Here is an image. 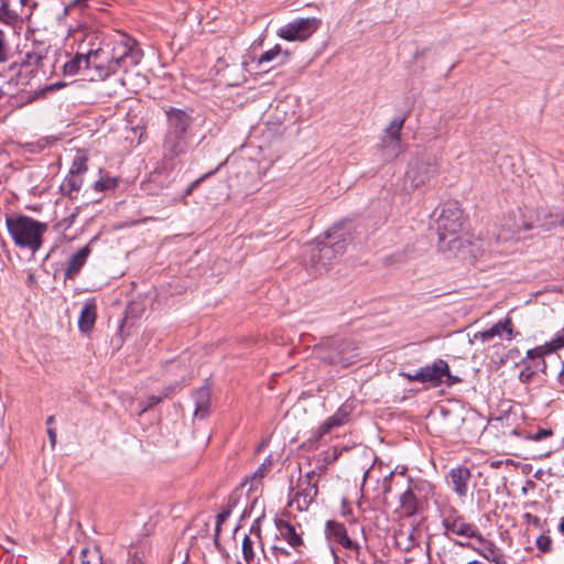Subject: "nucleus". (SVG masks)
Masks as SVG:
<instances>
[{"label": "nucleus", "instance_id": "obj_52", "mask_svg": "<svg viewBox=\"0 0 564 564\" xmlns=\"http://www.w3.org/2000/svg\"><path fill=\"white\" fill-rule=\"evenodd\" d=\"M29 2H30V0H20V3H21L22 6H28V4H29Z\"/></svg>", "mask_w": 564, "mask_h": 564}, {"label": "nucleus", "instance_id": "obj_18", "mask_svg": "<svg viewBox=\"0 0 564 564\" xmlns=\"http://www.w3.org/2000/svg\"><path fill=\"white\" fill-rule=\"evenodd\" d=\"M188 148V135L167 131L163 142L164 159L173 160L186 153Z\"/></svg>", "mask_w": 564, "mask_h": 564}, {"label": "nucleus", "instance_id": "obj_10", "mask_svg": "<svg viewBox=\"0 0 564 564\" xmlns=\"http://www.w3.org/2000/svg\"><path fill=\"white\" fill-rule=\"evenodd\" d=\"M533 227V221L521 209H518L505 218L500 236L505 240L512 239L523 231L531 230Z\"/></svg>", "mask_w": 564, "mask_h": 564}, {"label": "nucleus", "instance_id": "obj_21", "mask_svg": "<svg viewBox=\"0 0 564 564\" xmlns=\"http://www.w3.org/2000/svg\"><path fill=\"white\" fill-rule=\"evenodd\" d=\"M337 352L330 357H322L332 365H339L344 368L356 362L358 352L357 348L352 347L349 343H341L337 346Z\"/></svg>", "mask_w": 564, "mask_h": 564}, {"label": "nucleus", "instance_id": "obj_37", "mask_svg": "<svg viewBox=\"0 0 564 564\" xmlns=\"http://www.w3.org/2000/svg\"><path fill=\"white\" fill-rule=\"evenodd\" d=\"M281 53H282L281 46L279 44H276L274 47H272L271 50L265 51L264 53H262L260 55V57L258 58V65L262 66V65H264L267 63L272 62L278 56H280Z\"/></svg>", "mask_w": 564, "mask_h": 564}, {"label": "nucleus", "instance_id": "obj_53", "mask_svg": "<svg viewBox=\"0 0 564 564\" xmlns=\"http://www.w3.org/2000/svg\"><path fill=\"white\" fill-rule=\"evenodd\" d=\"M288 56H289V53H288V52H285V53H284V58L282 59V62H283L285 58H288Z\"/></svg>", "mask_w": 564, "mask_h": 564}, {"label": "nucleus", "instance_id": "obj_46", "mask_svg": "<svg viewBox=\"0 0 564 564\" xmlns=\"http://www.w3.org/2000/svg\"><path fill=\"white\" fill-rule=\"evenodd\" d=\"M200 181H202V178H198V180L194 181L193 183H191L189 186L185 191V196L191 195L193 193L194 188L199 184Z\"/></svg>", "mask_w": 564, "mask_h": 564}, {"label": "nucleus", "instance_id": "obj_40", "mask_svg": "<svg viewBox=\"0 0 564 564\" xmlns=\"http://www.w3.org/2000/svg\"><path fill=\"white\" fill-rule=\"evenodd\" d=\"M171 393H172V387H169V388L165 389L163 395H160V397L151 395V397H149L148 404L142 409V411H147L148 409L159 404L163 400V398H167Z\"/></svg>", "mask_w": 564, "mask_h": 564}, {"label": "nucleus", "instance_id": "obj_8", "mask_svg": "<svg viewBox=\"0 0 564 564\" xmlns=\"http://www.w3.org/2000/svg\"><path fill=\"white\" fill-rule=\"evenodd\" d=\"M442 524L446 533H452L459 536L473 538L478 536V528L465 520V518L455 509H452L447 514H444Z\"/></svg>", "mask_w": 564, "mask_h": 564}, {"label": "nucleus", "instance_id": "obj_5", "mask_svg": "<svg viewBox=\"0 0 564 564\" xmlns=\"http://www.w3.org/2000/svg\"><path fill=\"white\" fill-rule=\"evenodd\" d=\"M440 174V162L435 154L430 152L416 153L409 162L405 178L412 188L430 185Z\"/></svg>", "mask_w": 564, "mask_h": 564}, {"label": "nucleus", "instance_id": "obj_28", "mask_svg": "<svg viewBox=\"0 0 564 564\" xmlns=\"http://www.w3.org/2000/svg\"><path fill=\"white\" fill-rule=\"evenodd\" d=\"M380 149L384 160L392 161L403 152V143L401 139L381 138Z\"/></svg>", "mask_w": 564, "mask_h": 564}, {"label": "nucleus", "instance_id": "obj_30", "mask_svg": "<svg viewBox=\"0 0 564 564\" xmlns=\"http://www.w3.org/2000/svg\"><path fill=\"white\" fill-rule=\"evenodd\" d=\"M96 321V304L93 302L86 303L79 315L78 326L79 329L84 333L89 332L95 324Z\"/></svg>", "mask_w": 564, "mask_h": 564}, {"label": "nucleus", "instance_id": "obj_45", "mask_svg": "<svg viewBox=\"0 0 564 564\" xmlns=\"http://www.w3.org/2000/svg\"><path fill=\"white\" fill-rule=\"evenodd\" d=\"M272 550H273V553L275 554V556H279V555L288 556L290 554V552L282 546L273 545Z\"/></svg>", "mask_w": 564, "mask_h": 564}, {"label": "nucleus", "instance_id": "obj_22", "mask_svg": "<svg viewBox=\"0 0 564 564\" xmlns=\"http://www.w3.org/2000/svg\"><path fill=\"white\" fill-rule=\"evenodd\" d=\"M520 365L523 366L519 372V381L522 383H530L538 371H544L546 368L543 357L528 358V355L520 361Z\"/></svg>", "mask_w": 564, "mask_h": 564}, {"label": "nucleus", "instance_id": "obj_29", "mask_svg": "<svg viewBox=\"0 0 564 564\" xmlns=\"http://www.w3.org/2000/svg\"><path fill=\"white\" fill-rule=\"evenodd\" d=\"M539 226L545 231L564 227V210L549 212L539 217Z\"/></svg>", "mask_w": 564, "mask_h": 564}, {"label": "nucleus", "instance_id": "obj_42", "mask_svg": "<svg viewBox=\"0 0 564 564\" xmlns=\"http://www.w3.org/2000/svg\"><path fill=\"white\" fill-rule=\"evenodd\" d=\"M229 510L223 511L217 516L216 532L218 533L221 523L229 517Z\"/></svg>", "mask_w": 564, "mask_h": 564}, {"label": "nucleus", "instance_id": "obj_6", "mask_svg": "<svg viewBox=\"0 0 564 564\" xmlns=\"http://www.w3.org/2000/svg\"><path fill=\"white\" fill-rule=\"evenodd\" d=\"M322 21L318 18H297L278 30V36L290 42H304L308 40L319 28Z\"/></svg>", "mask_w": 564, "mask_h": 564}, {"label": "nucleus", "instance_id": "obj_26", "mask_svg": "<svg viewBox=\"0 0 564 564\" xmlns=\"http://www.w3.org/2000/svg\"><path fill=\"white\" fill-rule=\"evenodd\" d=\"M84 183L83 176L68 174L59 186L63 196L75 199Z\"/></svg>", "mask_w": 564, "mask_h": 564}, {"label": "nucleus", "instance_id": "obj_38", "mask_svg": "<svg viewBox=\"0 0 564 564\" xmlns=\"http://www.w3.org/2000/svg\"><path fill=\"white\" fill-rule=\"evenodd\" d=\"M80 563L82 564H102L101 558L98 556V554L88 549H84L82 551Z\"/></svg>", "mask_w": 564, "mask_h": 564}, {"label": "nucleus", "instance_id": "obj_14", "mask_svg": "<svg viewBox=\"0 0 564 564\" xmlns=\"http://www.w3.org/2000/svg\"><path fill=\"white\" fill-rule=\"evenodd\" d=\"M314 477L315 471L313 470L307 473L304 479L300 480L299 486L301 490L296 492L293 501L301 511L306 510L317 496L318 488L317 484L313 482Z\"/></svg>", "mask_w": 564, "mask_h": 564}, {"label": "nucleus", "instance_id": "obj_51", "mask_svg": "<svg viewBox=\"0 0 564 564\" xmlns=\"http://www.w3.org/2000/svg\"><path fill=\"white\" fill-rule=\"evenodd\" d=\"M413 375H414V373H404V376H405L409 380H411V381H417L416 379H414V378H413Z\"/></svg>", "mask_w": 564, "mask_h": 564}, {"label": "nucleus", "instance_id": "obj_7", "mask_svg": "<svg viewBox=\"0 0 564 564\" xmlns=\"http://www.w3.org/2000/svg\"><path fill=\"white\" fill-rule=\"evenodd\" d=\"M431 486L425 482L414 484L400 496V511L404 517H412L424 510Z\"/></svg>", "mask_w": 564, "mask_h": 564}, {"label": "nucleus", "instance_id": "obj_16", "mask_svg": "<svg viewBox=\"0 0 564 564\" xmlns=\"http://www.w3.org/2000/svg\"><path fill=\"white\" fill-rule=\"evenodd\" d=\"M354 412V405L350 402L343 403L337 411L329 416L316 431V440H321L324 435L332 432L334 429L346 424L349 416Z\"/></svg>", "mask_w": 564, "mask_h": 564}, {"label": "nucleus", "instance_id": "obj_11", "mask_svg": "<svg viewBox=\"0 0 564 564\" xmlns=\"http://www.w3.org/2000/svg\"><path fill=\"white\" fill-rule=\"evenodd\" d=\"M444 377H451L448 364L443 359L435 360L432 365L425 366L415 371L413 378L422 383H431L436 387L443 382Z\"/></svg>", "mask_w": 564, "mask_h": 564}, {"label": "nucleus", "instance_id": "obj_13", "mask_svg": "<svg viewBox=\"0 0 564 564\" xmlns=\"http://www.w3.org/2000/svg\"><path fill=\"white\" fill-rule=\"evenodd\" d=\"M325 535L328 540L339 543L344 549L354 551L357 557L359 556L361 547L348 536L343 523L328 520L325 527Z\"/></svg>", "mask_w": 564, "mask_h": 564}, {"label": "nucleus", "instance_id": "obj_3", "mask_svg": "<svg viewBox=\"0 0 564 564\" xmlns=\"http://www.w3.org/2000/svg\"><path fill=\"white\" fill-rule=\"evenodd\" d=\"M436 225L441 248L453 250L460 247L458 234L463 229L464 218L457 200H447L442 205Z\"/></svg>", "mask_w": 564, "mask_h": 564}, {"label": "nucleus", "instance_id": "obj_44", "mask_svg": "<svg viewBox=\"0 0 564 564\" xmlns=\"http://www.w3.org/2000/svg\"><path fill=\"white\" fill-rule=\"evenodd\" d=\"M47 434H48V440H50L51 446L54 447L56 444V437H57L55 429L48 427Z\"/></svg>", "mask_w": 564, "mask_h": 564}, {"label": "nucleus", "instance_id": "obj_2", "mask_svg": "<svg viewBox=\"0 0 564 564\" xmlns=\"http://www.w3.org/2000/svg\"><path fill=\"white\" fill-rule=\"evenodd\" d=\"M6 226L14 243L32 252L42 247V237L47 230V224L24 215L7 216Z\"/></svg>", "mask_w": 564, "mask_h": 564}, {"label": "nucleus", "instance_id": "obj_27", "mask_svg": "<svg viewBox=\"0 0 564 564\" xmlns=\"http://www.w3.org/2000/svg\"><path fill=\"white\" fill-rule=\"evenodd\" d=\"M272 466V459L271 456H268L263 463L257 468V470L250 476L245 479V481L241 484L242 486H246L248 482L249 491L257 490L259 486H261L263 478L268 475Z\"/></svg>", "mask_w": 564, "mask_h": 564}, {"label": "nucleus", "instance_id": "obj_24", "mask_svg": "<svg viewBox=\"0 0 564 564\" xmlns=\"http://www.w3.org/2000/svg\"><path fill=\"white\" fill-rule=\"evenodd\" d=\"M90 252V245H86L70 257L65 270V279H74L79 273Z\"/></svg>", "mask_w": 564, "mask_h": 564}, {"label": "nucleus", "instance_id": "obj_4", "mask_svg": "<svg viewBox=\"0 0 564 564\" xmlns=\"http://www.w3.org/2000/svg\"><path fill=\"white\" fill-rule=\"evenodd\" d=\"M345 239L337 232H327L310 247V263L315 274L327 271L337 257L344 253Z\"/></svg>", "mask_w": 564, "mask_h": 564}, {"label": "nucleus", "instance_id": "obj_19", "mask_svg": "<svg viewBox=\"0 0 564 564\" xmlns=\"http://www.w3.org/2000/svg\"><path fill=\"white\" fill-rule=\"evenodd\" d=\"M275 527L280 536L285 540L289 545L293 547L297 553H301L302 547L304 546V541L302 535L296 531L295 527L283 519H276Z\"/></svg>", "mask_w": 564, "mask_h": 564}, {"label": "nucleus", "instance_id": "obj_34", "mask_svg": "<svg viewBox=\"0 0 564 564\" xmlns=\"http://www.w3.org/2000/svg\"><path fill=\"white\" fill-rule=\"evenodd\" d=\"M18 19L19 14L9 8V0H0V21L11 24Z\"/></svg>", "mask_w": 564, "mask_h": 564}, {"label": "nucleus", "instance_id": "obj_31", "mask_svg": "<svg viewBox=\"0 0 564 564\" xmlns=\"http://www.w3.org/2000/svg\"><path fill=\"white\" fill-rule=\"evenodd\" d=\"M254 539L250 535H245L242 540V554L247 564H254L256 562V552L254 544L256 542L261 543V532L258 528L254 532Z\"/></svg>", "mask_w": 564, "mask_h": 564}, {"label": "nucleus", "instance_id": "obj_39", "mask_svg": "<svg viewBox=\"0 0 564 564\" xmlns=\"http://www.w3.org/2000/svg\"><path fill=\"white\" fill-rule=\"evenodd\" d=\"M536 547L542 553H549L552 551V539L549 535H540L535 541Z\"/></svg>", "mask_w": 564, "mask_h": 564}, {"label": "nucleus", "instance_id": "obj_9", "mask_svg": "<svg viewBox=\"0 0 564 564\" xmlns=\"http://www.w3.org/2000/svg\"><path fill=\"white\" fill-rule=\"evenodd\" d=\"M99 53L96 50L88 51L87 54H76L64 65L66 75H75L82 69L94 68L99 79H101V63L99 62Z\"/></svg>", "mask_w": 564, "mask_h": 564}, {"label": "nucleus", "instance_id": "obj_17", "mask_svg": "<svg viewBox=\"0 0 564 564\" xmlns=\"http://www.w3.org/2000/svg\"><path fill=\"white\" fill-rule=\"evenodd\" d=\"M167 119V131L188 135V130L193 122L192 115L180 108L169 107L165 110Z\"/></svg>", "mask_w": 564, "mask_h": 564}, {"label": "nucleus", "instance_id": "obj_48", "mask_svg": "<svg viewBox=\"0 0 564 564\" xmlns=\"http://www.w3.org/2000/svg\"><path fill=\"white\" fill-rule=\"evenodd\" d=\"M558 380L564 386V365L562 371L558 375Z\"/></svg>", "mask_w": 564, "mask_h": 564}, {"label": "nucleus", "instance_id": "obj_36", "mask_svg": "<svg viewBox=\"0 0 564 564\" xmlns=\"http://www.w3.org/2000/svg\"><path fill=\"white\" fill-rule=\"evenodd\" d=\"M11 55L10 45L4 31L0 30V64H4L9 61Z\"/></svg>", "mask_w": 564, "mask_h": 564}, {"label": "nucleus", "instance_id": "obj_43", "mask_svg": "<svg viewBox=\"0 0 564 564\" xmlns=\"http://www.w3.org/2000/svg\"><path fill=\"white\" fill-rule=\"evenodd\" d=\"M75 218V215L73 214L69 218H65L62 221L58 223V227L63 229H68Z\"/></svg>", "mask_w": 564, "mask_h": 564}, {"label": "nucleus", "instance_id": "obj_32", "mask_svg": "<svg viewBox=\"0 0 564 564\" xmlns=\"http://www.w3.org/2000/svg\"><path fill=\"white\" fill-rule=\"evenodd\" d=\"M405 120V115L393 118L388 124V127L384 129L382 137L389 139H401V131L403 129Z\"/></svg>", "mask_w": 564, "mask_h": 564}, {"label": "nucleus", "instance_id": "obj_33", "mask_svg": "<svg viewBox=\"0 0 564 564\" xmlns=\"http://www.w3.org/2000/svg\"><path fill=\"white\" fill-rule=\"evenodd\" d=\"M87 170V156L84 153L78 152L72 162L68 174L83 176Z\"/></svg>", "mask_w": 564, "mask_h": 564}, {"label": "nucleus", "instance_id": "obj_47", "mask_svg": "<svg viewBox=\"0 0 564 564\" xmlns=\"http://www.w3.org/2000/svg\"><path fill=\"white\" fill-rule=\"evenodd\" d=\"M339 454H340V452L337 448H334V453H333L332 457H329V458L326 457L325 460L327 462V464H330L338 458Z\"/></svg>", "mask_w": 564, "mask_h": 564}, {"label": "nucleus", "instance_id": "obj_23", "mask_svg": "<svg viewBox=\"0 0 564 564\" xmlns=\"http://www.w3.org/2000/svg\"><path fill=\"white\" fill-rule=\"evenodd\" d=\"M193 400L195 403V416L205 419L209 414L210 409V388L203 386L193 393Z\"/></svg>", "mask_w": 564, "mask_h": 564}, {"label": "nucleus", "instance_id": "obj_25", "mask_svg": "<svg viewBox=\"0 0 564 564\" xmlns=\"http://www.w3.org/2000/svg\"><path fill=\"white\" fill-rule=\"evenodd\" d=\"M564 347V327L555 335V337L543 346H538L527 351L528 358L532 357H544L547 354H552L557 349Z\"/></svg>", "mask_w": 564, "mask_h": 564}, {"label": "nucleus", "instance_id": "obj_41", "mask_svg": "<svg viewBox=\"0 0 564 564\" xmlns=\"http://www.w3.org/2000/svg\"><path fill=\"white\" fill-rule=\"evenodd\" d=\"M553 435V432L552 430H549V429H540L536 433L534 434H528L527 435V438L528 440H531V441H534V442H539L545 437H549V436H552Z\"/></svg>", "mask_w": 564, "mask_h": 564}, {"label": "nucleus", "instance_id": "obj_12", "mask_svg": "<svg viewBox=\"0 0 564 564\" xmlns=\"http://www.w3.org/2000/svg\"><path fill=\"white\" fill-rule=\"evenodd\" d=\"M519 333L513 329V322L511 316L507 315L503 319L495 323L489 329L477 332L474 334V339L486 343L496 336L506 337L507 340H512Z\"/></svg>", "mask_w": 564, "mask_h": 564}, {"label": "nucleus", "instance_id": "obj_35", "mask_svg": "<svg viewBox=\"0 0 564 564\" xmlns=\"http://www.w3.org/2000/svg\"><path fill=\"white\" fill-rule=\"evenodd\" d=\"M119 181L116 177H101L94 183V189L97 192H104L113 189L117 187Z\"/></svg>", "mask_w": 564, "mask_h": 564}, {"label": "nucleus", "instance_id": "obj_55", "mask_svg": "<svg viewBox=\"0 0 564 564\" xmlns=\"http://www.w3.org/2000/svg\"><path fill=\"white\" fill-rule=\"evenodd\" d=\"M29 281H30V282H31V281H33V275H30V276H29Z\"/></svg>", "mask_w": 564, "mask_h": 564}, {"label": "nucleus", "instance_id": "obj_49", "mask_svg": "<svg viewBox=\"0 0 564 564\" xmlns=\"http://www.w3.org/2000/svg\"><path fill=\"white\" fill-rule=\"evenodd\" d=\"M54 420H55V419H54V416H53V415L48 416V417L46 419V424H47L48 426H51V425L54 423Z\"/></svg>", "mask_w": 564, "mask_h": 564}, {"label": "nucleus", "instance_id": "obj_20", "mask_svg": "<svg viewBox=\"0 0 564 564\" xmlns=\"http://www.w3.org/2000/svg\"><path fill=\"white\" fill-rule=\"evenodd\" d=\"M470 477V470L465 466H457L449 470L448 479L452 484L453 490L458 497L462 498L467 495Z\"/></svg>", "mask_w": 564, "mask_h": 564}, {"label": "nucleus", "instance_id": "obj_1", "mask_svg": "<svg viewBox=\"0 0 564 564\" xmlns=\"http://www.w3.org/2000/svg\"><path fill=\"white\" fill-rule=\"evenodd\" d=\"M96 53H100L101 79L110 74H115L119 68H128L138 65L143 52L138 42L124 32L115 31L105 43V47H99Z\"/></svg>", "mask_w": 564, "mask_h": 564}, {"label": "nucleus", "instance_id": "obj_50", "mask_svg": "<svg viewBox=\"0 0 564 564\" xmlns=\"http://www.w3.org/2000/svg\"><path fill=\"white\" fill-rule=\"evenodd\" d=\"M558 529L564 534V518H562V520L560 522V525H558Z\"/></svg>", "mask_w": 564, "mask_h": 564}, {"label": "nucleus", "instance_id": "obj_15", "mask_svg": "<svg viewBox=\"0 0 564 564\" xmlns=\"http://www.w3.org/2000/svg\"><path fill=\"white\" fill-rule=\"evenodd\" d=\"M482 547H475L470 543L457 542L460 546H468L476 551L480 556L495 564H506L505 555L501 550L491 540L486 539L480 532L475 538Z\"/></svg>", "mask_w": 564, "mask_h": 564}, {"label": "nucleus", "instance_id": "obj_54", "mask_svg": "<svg viewBox=\"0 0 564 564\" xmlns=\"http://www.w3.org/2000/svg\"><path fill=\"white\" fill-rule=\"evenodd\" d=\"M499 464H500L499 462L492 463V466L497 467V466H499Z\"/></svg>", "mask_w": 564, "mask_h": 564}]
</instances>
